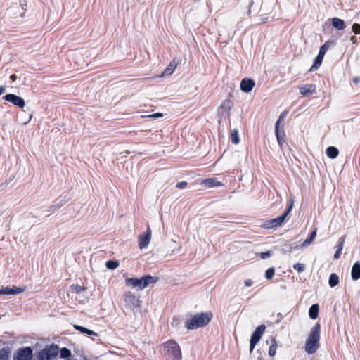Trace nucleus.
I'll return each mask as SVG.
<instances>
[{"label":"nucleus","mask_w":360,"mask_h":360,"mask_svg":"<svg viewBox=\"0 0 360 360\" xmlns=\"http://www.w3.org/2000/svg\"><path fill=\"white\" fill-rule=\"evenodd\" d=\"M212 317L211 311L196 314L185 322V327L188 330L205 327L211 321Z\"/></svg>","instance_id":"f257e3e1"},{"label":"nucleus","mask_w":360,"mask_h":360,"mask_svg":"<svg viewBox=\"0 0 360 360\" xmlns=\"http://www.w3.org/2000/svg\"><path fill=\"white\" fill-rule=\"evenodd\" d=\"M321 333V325L316 323L311 329L309 337L307 339L305 344V351L309 354H312L319 347Z\"/></svg>","instance_id":"f03ea898"},{"label":"nucleus","mask_w":360,"mask_h":360,"mask_svg":"<svg viewBox=\"0 0 360 360\" xmlns=\"http://www.w3.org/2000/svg\"><path fill=\"white\" fill-rule=\"evenodd\" d=\"M158 281V277H153L150 275H145L140 278H127L125 280V284L127 286H132L137 288L139 290H142L148 286L150 283H155Z\"/></svg>","instance_id":"7ed1b4c3"},{"label":"nucleus","mask_w":360,"mask_h":360,"mask_svg":"<svg viewBox=\"0 0 360 360\" xmlns=\"http://www.w3.org/2000/svg\"><path fill=\"white\" fill-rule=\"evenodd\" d=\"M294 201L292 199H290L288 201V205L285 211V212L280 217L266 220L264 224L262 225V227L265 229H276L277 227L281 226L286 219L287 216L289 214V213L291 212L292 207H293Z\"/></svg>","instance_id":"20e7f679"},{"label":"nucleus","mask_w":360,"mask_h":360,"mask_svg":"<svg viewBox=\"0 0 360 360\" xmlns=\"http://www.w3.org/2000/svg\"><path fill=\"white\" fill-rule=\"evenodd\" d=\"M166 353L172 356V360H181L182 354L180 346L176 340L170 339L164 344Z\"/></svg>","instance_id":"39448f33"},{"label":"nucleus","mask_w":360,"mask_h":360,"mask_svg":"<svg viewBox=\"0 0 360 360\" xmlns=\"http://www.w3.org/2000/svg\"><path fill=\"white\" fill-rule=\"evenodd\" d=\"M59 352L58 345L52 344L40 350L37 354L38 360H52L57 357Z\"/></svg>","instance_id":"423d86ee"},{"label":"nucleus","mask_w":360,"mask_h":360,"mask_svg":"<svg viewBox=\"0 0 360 360\" xmlns=\"http://www.w3.org/2000/svg\"><path fill=\"white\" fill-rule=\"evenodd\" d=\"M329 44L330 42L326 41L320 47L318 56L314 59V63L309 69L310 72L314 71L321 65L326 52L329 48Z\"/></svg>","instance_id":"0eeeda50"},{"label":"nucleus","mask_w":360,"mask_h":360,"mask_svg":"<svg viewBox=\"0 0 360 360\" xmlns=\"http://www.w3.org/2000/svg\"><path fill=\"white\" fill-rule=\"evenodd\" d=\"M266 329V326L264 324L259 325L255 329V330L252 333L250 338V352H252L254 349L255 345L262 338L263 333H264Z\"/></svg>","instance_id":"6e6552de"},{"label":"nucleus","mask_w":360,"mask_h":360,"mask_svg":"<svg viewBox=\"0 0 360 360\" xmlns=\"http://www.w3.org/2000/svg\"><path fill=\"white\" fill-rule=\"evenodd\" d=\"M33 357L32 349L30 347L18 349L13 355V360H32Z\"/></svg>","instance_id":"1a4fd4ad"},{"label":"nucleus","mask_w":360,"mask_h":360,"mask_svg":"<svg viewBox=\"0 0 360 360\" xmlns=\"http://www.w3.org/2000/svg\"><path fill=\"white\" fill-rule=\"evenodd\" d=\"M3 98L20 108H23L25 105V101L22 97L13 94H6Z\"/></svg>","instance_id":"9d476101"},{"label":"nucleus","mask_w":360,"mask_h":360,"mask_svg":"<svg viewBox=\"0 0 360 360\" xmlns=\"http://www.w3.org/2000/svg\"><path fill=\"white\" fill-rule=\"evenodd\" d=\"M151 239V230L148 226L147 230L145 233L143 234H141L139 236L138 241H139V247L141 249L145 248L148 246Z\"/></svg>","instance_id":"9b49d317"},{"label":"nucleus","mask_w":360,"mask_h":360,"mask_svg":"<svg viewBox=\"0 0 360 360\" xmlns=\"http://www.w3.org/2000/svg\"><path fill=\"white\" fill-rule=\"evenodd\" d=\"M233 106V103L230 99L224 100L219 108V112L225 117H229L230 111Z\"/></svg>","instance_id":"f8f14e48"},{"label":"nucleus","mask_w":360,"mask_h":360,"mask_svg":"<svg viewBox=\"0 0 360 360\" xmlns=\"http://www.w3.org/2000/svg\"><path fill=\"white\" fill-rule=\"evenodd\" d=\"M181 60L180 58H174L164 70L162 76H169L172 75L177 66L181 63Z\"/></svg>","instance_id":"ddd939ff"},{"label":"nucleus","mask_w":360,"mask_h":360,"mask_svg":"<svg viewBox=\"0 0 360 360\" xmlns=\"http://www.w3.org/2000/svg\"><path fill=\"white\" fill-rule=\"evenodd\" d=\"M124 301L127 306L131 307H139V300L136 296L131 292H127L124 297Z\"/></svg>","instance_id":"4468645a"},{"label":"nucleus","mask_w":360,"mask_h":360,"mask_svg":"<svg viewBox=\"0 0 360 360\" xmlns=\"http://www.w3.org/2000/svg\"><path fill=\"white\" fill-rule=\"evenodd\" d=\"M300 93L304 96H310L316 93V86L314 84H307L298 87Z\"/></svg>","instance_id":"2eb2a0df"},{"label":"nucleus","mask_w":360,"mask_h":360,"mask_svg":"<svg viewBox=\"0 0 360 360\" xmlns=\"http://www.w3.org/2000/svg\"><path fill=\"white\" fill-rule=\"evenodd\" d=\"M26 289L25 286L13 288L6 287L0 289V295H16L24 292Z\"/></svg>","instance_id":"dca6fc26"},{"label":"nucleus","mask_w":360,"mask_h":360,"mask_svg":"<svg viewBox=\"0 0 360 360\" xmlns=\"http://www.w3.org/2000/svg\"><path fill=\"white\" fill-rule=\"evenodd\" d=\"M255 85L253 79L249 78H244L240 82V89L242 91L248 93L252 91Z\"/></svg>","instance_id":"f3484780"},{"label":"nucleus","mask_w":360,"mask_h":360,"mask_svg":"<svg viewBox=\"0 0 360 360\" xmlns=\"http://www.w3.org/2000/svg\"><path fill=\"white\" fill-rule=\"evenodd\" d=\"M201 185H203L207 188H212L221 186L223 184L221 181H219L216 178H208L202 180Z\"/></svg>","instance_id":"a211bd4d"},{"label":"nucleus","mask_w":360,"mask_h":360,"mask_svg":"<svg viewBox=\"0 0 360 360\" xmlns=\"http://www.w3.org/2000/svg\"><path fill=\"white\" fill-rule=\"evenodd\" d=\"M351 276L354 281H356L360 278V262L357 261L354 263L352 268Z\"/></svg>","instance_id":"6ab92c4d"},{"label":"nucleus","mask_w":360,"mask_h":360,"mask_svg":"<svg viewBox=\"0 0 360 360\" xmlns=\"http://www.w3.org/2000/svg\"><path fill=\"white\" fill-rule=\"evenodd\" d=\"M275 133H276V136L277 139L278 143L280 146V147H282L283 143H285V132L283 131H280L279 127L278 128L275 127Z\"/></svg>","instance_id":"aec40b11"},{"label":"nucleus","mask_w":360,"mask_h":360,"mask_svg":"<svg viewBox=\"0 0 360 360\" xmlns=\"http://www.w3.org/2000/svg\"><path fill=\"white\" fill-rule=\"evenodd\" d=\"M332 25L339 30H343L345 28V23L344 20L338 18H333L332 19Z\"/></svg>","instance_id":"412c9836"},{"label":"nucleus","mask_w":360,"mask_h":360,"mask_svg":"<svg viewBox=\"0 0 360 360\" xmlns=\"http://www.w3.org/2000/svg\"><path fill=\"white\" fill-rule=\"evenodd\" d=\"M276 349H277V342L276 340V338H271V345L269 346V351H268L269 355L271 357L274 358L276 355Z\"/></svg>","instance_id":"4be33fe9"},{"label":"nucleus","mask_w":360,"mask_h":360,"mask_svg":"<svg viewBox=\"0 0 360 360\" xmlns=\"http://www.w3.org/2000/svg\"><path fill=\"white\" fill-rule=\"evenodd\" d=\"M326 153L328 158L334 159L338 157L339 150L334 146H330L327 148Z\"/></svg>","instance_id":"5701e85b"},{"label":"nucleus","mask_w":360,"mask_h":360,"mask_svg":"<svg viewBox=\"0 0 360 360\" xmlns=\"http://www.w3.org/2000/svg\"><path fill=\"white\" fill-rule=\"evenodd\" d=\"M317 228H314V231L309 234V236L305 239L302 243L303 247H307L310 245L316 236Z\"/></svg>","instance_id":"b1692460"},{"label":"nucleus","mask_w":360,"mask_h":360,"mask_svg":"<svg viewBox=\"0 0 360 360\" xmlns=\"http://www.w3.org/2000/svg\"><path fill=\"white\" fill-rule=\"evenodd\" d=\"M309 316L312 319H316L319 316V304H313L309 310Z\"/></svg>","instance_id":"393cba45"},{"label":"nucleus","mask_w":360,"mask_h":360,"mask_svg":"<svg viewBox=\"0 0 360 360\" xmlns=\"http://www.w3.org/2000/svg\"><path fill=\"white\" fill-rule=\"evenodd\" d=\"M73 327L75 329H76L77 330H78L82 333H86L89 335H97L96 333H95L94 331L89 330L85 327H83V326H81L79 325H74Z\"/></svg>","instance_id":"a878e982"},{"label":"nucleus","mask_w":360,"mask_h":360,"mask_svg":"<svg viewBox=\"0 0 360 360\" xmlns=\"http://www.w3.org/2000/svg\"><path fill=\"white\" fill-rule=\"evenodd\" d=\"M339 283V276L333 273L330 275L328 284L331 288L335 287Z\"/></svg>","instance_id":"bb28decb"},{"label":"nucleus","mask_w":360,"mask_h":360,"mask_svg":"<svg viewBox=\"0 0 360 360\" xmlns=\"http://www.w3.org/2000/svg\"><path fill=\"white\" fill-rule=\"evenodd\" d=\"M72 291L76 294H79L83 291L86 290L87 288L85 286H81L77 284H72L70 286Z\"/></svg>","instance_id":"cd10ccee"},{"label":"nucleus","mask_w":360,"mask_h":360,"mask_svg":"<svg viewBox=\"0 0 360 360\" xmlns=\"http://www.w3.org/2000/svg\"><path fill=\"white\" fill-rule=\"evenodd\" d=\"M9 349L6 347H3L0 349V360L9 359Z\"/></svg>","instance_id":"c85d7f7f"},{"label":"nucleus","mask_w":360,"mask_h":360,"mask_svg":"<svg viewBox=\"0 0 360 360\" xmlns=\"http://www.w3.org/2000/svg\"><path fill=\"white\" fill-rule=\"evenodd\" d=\"M231 142L234 144H238L239 143L240 139L237 129H233L231 131Z\"/></svg>","instance_id":"c756f323"},{"label":"nucleus","mask_w":360,"mask_h":360,"mask_svg":"<svg viewBox=\"0 0 360 360\" xmlns=\"http://www.w3.org/2000/svg\"><path fill=\"white\" fill-rule=\"evenodd\" d=\"M105 266L109 269H115L116 268L118 267L119 262L117 261L108 260L106 262Z\"/></svg>","instance_id":"7c9ffc66"},{"label":"nucleus","mask_w":360,"mask_h":360,"mask_svg":"<svg viewBox=\"0 0 360 360\" xmlns=\"http://www.w3.org/2000/svg\"><path fill=\"white\" fill-rule=\"evenodd\" d=\"M60 355L61 358H68L71 355V352L67 347H63L60 350Z\"/></svg>","instance_id":"2f4dec72"},{"label":"nucleus","mask_w":360,"mask_h":360,"mask_svg":"<svg viewBox=\"0 0 360 360\" xmlns=\"http://www.w3.org/2000/svg\"><path fill=\"white\" fill-rule=\"evenodd\" d=\"M275 274V269L274 267L269 268L265 272V277L268 280H271Z\"/></svg>","instance_id":"473e14b6"},{"label":"nucleus","mask_w":360,"mask_h":360,"mask_svg":"<svg viewBox=\"0 0 360 360\" xmlns=\"http://www.w3.org/2000/svg\"><path fill=\"white\" fill-rule=\"evenodd\" d=\"M304 264L301 263H297L293 265V269L298 273H302L304 270Z\"/></svg>","instance_id":"72a5a7b5"},{"label":"nucleus","mask_w":360,"mask_h":360,"mask_svg":"<svg viewBox=\"0 0 360 360\" xmlns=\"http://www.w3.org/2000/svg\"><path fill=\"white\" fill-rule=\"evenodd\" d=\"M257 255L261 259H266L267 257H270L272 255V252L270 250H268L266 252H262L258 253Z\"/></svg>","instance_id":"f704fd0d"},{"label":"nucleus","mask_w":360,"mask_h":360,"mask_svg":"<svg viewBox=\"0 0 360 360\" xmlns=\"http://www.w3.org/2000/svg\"><path fill=\"white\" fill-rule=\"evenodd\" d=\"M286 112H283L280 114L279 115V117L276 123V128H278L279 127V125L281 124V122L284 120L285 115H286Z\"/></svg>","instance_id":"c9c22d12"},{"label":"nucleus","mask_w":360,"mask_h":360,"mask_svg":"<svg viewBox=\"0 0 360 360\" xmlns=\"http://www.w3.org/2000/svg\"><path fill=\"white\" fill-rule=\"evenodd\" d=\"M352 30L354 33L356 34H360V24L359 23H354L352 26Z\"/></svg>","instance_id":"e433bc0d"},{"label":"nucleus","mask_w":360,"mask_h":360,"mask_svg":"<svg viewBox=\"0 0 360 360\" xmlns=\"http://www.w3.org/2000/svg\"><path fill=\"white\" fill-rule=\"evenodd\" d=\"M188 183L186 181H181L176 184V187L182 189L186 187Z\"/></svg>","instance_id":"4c0bfd02"},{"label":"nucleus","mask_w":360,"mask_h":360,"mask_svg":"<svg viewBox=\"0 0 360 360\" xmlns=\"http://www.w3.org/2000/svg\"><path fill=\"white\" fill-rule=\"evenodd\" d=\"M148 117L149 118H158V117H162V114L160 113V112H156V113H154V114H150V115H147Z\"/></svg>","instance_id":"58836bf2"},{"label":"nucleus","mask_w":360,"mask_h":360,"mask_svg":"<svg viewBox=\"0 0 360 360\" xmlns=\"http://www.w3.org/2000/svg\"><path fill=\"white\" fill-rule=\"evenodd\" d=\"M345 238H346V235L342 236V237H340L339 238V240H338V243L341 244V245H344L345 241Z\"/></svg>","instance_id":"ea45409f"},{"label":"nucleus","mask_w":360,"mask_h":360,"mask_svg":"<svg viewBox=\"0 0 360 360\" xmlns=\"http://www.w3.org/2000/svg\"><path fill=\"white\" fill-rule=\"evenodd\" d=\"M341 252H342V250L337 249V250H336V252H335V255H334V258L335 259L340 258Z\"/></svg>","instance_id":"a19ab883"},{"label":"nucleus","mask_w":360,"mask_h":360,"mask_svg":"<svg viewBox=\"0 0 360 360\" xmlns=\"http://www.w3.org/2000/svg\"><path fill=\"white\" fill-rule=\"evenodd\" d=\"M350 40L352 42L353 44H355L357 43V38L356 36H352L350 37Z\"/></svg>","instance_id":"79ce46f5"},{"label":"nucleus","mask_w":360,"mask_h":360,"mask_svg":"<svg viewBox=\"0 0 360 360\" xmlns=\"http://www.w3.org/2000/svg\"><path fill=\"white\" fill-rule=\"evenodd\" d=\"M245 285L246 286H251L252 285V281L250 279H248L245 281Z\"/></svg>","instance_id":"37998d69"},{"label":"nucleus","mask_w":360,"mask_h":360,"mask_svg":"<svg viewBox=\"0 0 360 360\" xmlns=\"http://www.w3.org/2000/svg\"><path fill=\"white\" fill-rule=\"evenodd\" d=\"M17 78H18V77H17V75H16L15 74H13V75H11L10 76V79H11V80L12 82H15V81H16Z\"/></svg>","instance_id":"c03bdc74"},{"label":"nucleus","mask_w":360,"mask_h":360,"mask_svg":"<svg viewBox=\"0 0 360 360\" xmlns=\"http://www.w3.org/2000/svg\"><path fill=\"white\" fill-rule=\"evenodd\" d=\"M353 81H354V83H358V82H360V78L359 77H354L353 79Z\"/></svg>","instance_id":"a18cd8bd"},{"label":"nucleus","mask_w":360,"mask_h":360,"mask_svg":"<svg viewBox=\"0 0 360 360\" xmlns=\"http://www.w3.org/2000/svg\"><path fill=\"white\" fill-rule=\"evenodd\" d=\"M5 91V87L0 86V95H1Z\"/></svg>","instance_id":"49530a36"},{"label":"nucleus","mask_w":360,"mask_h":360,"mask_svg":"<svg viewBox=\"0 0 360 360\" xmlns=\"http://www.w3.org/2000/svg\"><path fill=\"white\" fill-rule=\"evenodd\" d=\"M343 245H341V244H339V243H338V250H342Z\"/></svg>","instance_id":"de8ad7c7"},{"label":"nucleus","mask_w":360,"mask_h":360,"mask_svg":"<svg viewBox=\"0 0 360 360\" xmlns=\"http://www.w3.org/2000/svg\"><path fill=\"white\" fill-rule=\"evenodd\" d=\"M258 360H264V358L262 355L258 356Z\"/></svg>","instance_id":"09e8293b"}]
</instances>
